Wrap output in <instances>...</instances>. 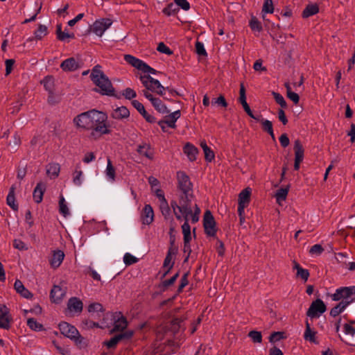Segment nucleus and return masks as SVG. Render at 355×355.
Wrapping results in <instances>:
<instances>
[{
	"label": "nucleus",
	"instance_id": "1",
	"mask_svg": "<svg viewBox=\"0 0 355 355\" xmlns=\"http://www.w3.org/2000/svg\"><path fill=\"white\" fill-rule=\"evenodd\" d=\"M107 119V116L105 112L94 109L76 116L73 123L79 128L90 130V137L96 139L111 132Z\"/></svg>",
	"mask_w": 355,
	"mask_h": 355
},
{
	"label": "nucleus",
	"instance_id": "2",
	"mask_svg": "<svg viewBox=\"0 0 355 355\" xmlns=\"http://www.w3.org/2000/svg\"><path fill=\"white\" fill-rule=\"evenodd\" d=\"M101 67L98 64L96 65L92 70L90 78L94 83L98 87L95 91L99 92L102 95L114 96V88L111 81L101 70Z\"/></svg>",
	"mask_w": 355,
	"mask_h": 355
},
{
	"label": "nucleus",
	"instance_id": "3",
	"mask_svg": "<svg viewBox=\"0 0 355 355\" xmlns=\"http://www.w3.org/2000/svg\"><path fill=\"white\" fill-rule=\"evenodd\" d=\"M193 198V194L181 195L178 203L175 200L171 202V207L178 220H181L182 217H189V216L191 214V200Z\"/></svg>",
	"mask_w": 355,
	"mask_h": 355
},
{
	"label": "nucleus",
	"instance_id": "4",
	"mask_svg": "<svg viewBox=\"0 0 355 355\" xmlns=\"http://www.w3.org/2000/svg\"><path fill=\"white\" fill-rule=\"evenodd\" d=\"M139 79L145 87L144 90L149 92H154L160 96H163L165 92V87L162 85L158 80L152 78L149 74L141 75Z\"/></svg>",
	"mask_w": 355,
	"mask_h": 355
},
{
	"label": "nucleus",
	"instance_id": "5",
	"mask_svg": "<svg viewBox=\"0 0 355 355\" xmlns=\"http://www.w3.org/2000/svg\"><path fill=\"white\" fill-rule=\"evenodd\" d=\"M124 60L127 63H128L133 67H135L139 70H141L144 73H152V74H156L157 73V71L155 69H153L151 67H150L149 65H148L146 62H144L141 60H139L132 55H129V54L125 55Z\"/></svg>",
	"mask_w": 355,
	"mask_h": 355
},
{
	"label": "nucleus",
	"instance_id": "6",
	"mask_svg": "<svg viewBox=\"0 0 355 355\" xmlns=\"http://www.w3.org/2000/svg\"><path fill=\"white\" fill-rule=\"evenodd\" d=\"M353 295H355V286L337 288L331 297L334 301H348L351 304L354 301Z\"/></svg>",
	"mask_w": 355,
	"mask_h": 355
},
{
	"label": "nucleus",
	"instance_id": "7",
	"mask_svg": "<svg viewBox=\"0 0 355 355\" xmlns=\"http://www.w3.org/2000/svg\"><path fill=\"white\" fill-rule=\"evenodd\" d=\"M203 226L205 234L209 236H215L217 232L216 223L209 210L205 212L203 218Z\"/></svg>",
	"mask_w": 355,
	"mask_h": 355
},
{
	"label": "nucleus",
	"instance_id": "8",
	"mask_svg": "<svg viewBox=\"0 0 355 355\" xmlns=\"http://www.w3.org/2000/svg\"><path fill=\"white\" fill-rule=\"evenodd\" d=\"M326 310L327 307L324 302L320 299H317L311 304L306 315L311 318H319Z\"/></svg>",
	"mask_w": 355,
	"mask_h": 355
},
{
	"label": "nucleus",
	"instance_id": "9",
	"mask_svg": "<svg viewBox=\"0 0 355 355\" xmlns=\"http://www.w3.org/2000/svg\"><path fill=\"white\" fill-rule=\"evenodd\" d=\"M178 188L182 192V195L193 194L192 184L188 175L184 172L178 171L177 173Z\"/></svg>",
	"mask_w": 355,
	"mask_h": 355
},
{
	"label": "nucleus",
	"instance_id": "10",
	"mask_svg": "<svg viewBox=\"0 0 355 355\" xmlns=\"http://www.w3.org/2000/svg\"><path fill=\"white\" fill-rule=\"evenodd\" d=\"M143 95L150 101L154 108L161 114H168L170 112L166 105L159 98L155 97L150 92L147 90H142Z\"/></svg>",
	"mask_w": 355,
	"mask_h": 355
},
{
	"label": "nucleus",
	"instance_id": "11",
	"mask_svg": "<svg viewBox=\"0 0 355 355\" xmlns=\"http://www.w3.org/2000/svg\"><path fill=\"white\" fill-rule=\"evenodd\" d=\"M112 24V21L108 18H101L96 20L90 30L97 36L101 37L105 31L108 29Z\"/></svg>",
	"mask_w": 355,
	"mask_h": 355
},
{
	"label": "nucleus",
	"instance_id": "12",
	"mask_svg": "<svg viewBox=\"0 0 355 355\" xmlns=\"http://www.w3.org/2000/svg\"><path fill=\"white\" fill-rule=\"evenodd\" d=\"M11 321L9 309L4 304H0V328L9 329Z\"/></svg>",
	"mask_w": 355,
	"mask_h": 355
},
{
	"label": "nucleus",
	"instance_id": "13",
	"mask_svg": "<svg viewBox=\"0 0 355 355\" xmlns=\"http://www.w3.org/2000/svg\"><path fill=\"white\" fill-rule=\"evenodd\" d=\"M59 329L62 334L71 340L75 338L76 335H78V329L66 322H62L59 324Z\"/></svg>",
	"mask_w": 355,
	"mask_h": 355
},
{
	"label": "nucleus",
	"instance_id": "14",
	"mask_svg": "<svg viewBox=\"0 0 355 355\" xmlns=\"http://www.w3.org/2000/svg\"><path fill=\"white\" fill-rule=\"evenodd\" d=\"M180 116L181 114L180 110L175 111L173 113L166 116L164 120L159 121L158 122V124L163 130H164L165 124L171 128H175V122L180 117Z\"/></svg>",
	"mask_w": 355,
	"mask_h": 355
},
{
	"label": "nucleus",
	"instance_id": "15",
	"mask_svg": "<svg viewBox=\"0 0 355 355\" xmlns=\"http://www.w3.org/2000/svg\"><path fill=\"white\" fill-rule=\"evenodd\" d=\"M128 326L126 318L121 315V313H116L114 316V327L111 332L121 331L124 330Z\"/></svg>",
	"mask_w": 355,
	"mask_h": 355
},
{
	"label": "nucleus",
	"instance_id": "16",
	"mask_svg": "<svg viewBox=\"0 0 355 355\" xmlns=\"http://www.w3.org/2000/svg\"><path fill=\"white\" fill-rule=\"evenodd\" d=\"M66 294V288L60 286L55 285L50 293L51 300L55 303H59Z\"/></svg>",
	"mask_w": 355,
	"mask_h": 355
},
{
	"label": "nucleus",
	"instance_id": "17",
	"mask_svg": "<svg viewBox=\"0 0 355 355\" xmlns=\"http://www.w3.org/2000/svg\"><path fill=\"white\" fill-rule=\"evenodd\" d=\"M80 67L79 62L74 58H69L64 60L60 64V68L64 71H74Z\"/></svg>",
	"mask_w": 355,
	"mask_h": 355
},
{
	"label": "nucleus",
	"instance_id": "18",
	"mask_svg": "<svg viewBox=\"0 0 355 355\" xmlns=\"http://www.w3.org/2000/svg\"><path fill=\"white\" fill-rule=\"evenodd\" d=\"M83 304L80 300L73 297H71L67 303V309L71 312L80 313L83 311Z\"/></svg>",
	"mask_w": 355,
	"mask_h": 355
},
{
	"label": "nucleus",
	"instance_id": "19",
	"mask_svg": "<svg viewBox=\"0 0 355 355\" xmlns=\"http://www.w3.org/2000/svg\"><path fill=\"white\" fill-rule=\"evenodd\" d=\"M136 150L141 157H145L150 160L153 159L154 152L149 144L145 143L139 144L137 146Z\"/></svg>",
	"mask_w": 355,
	"mask_h": 355
},
{
	"label": "nucleus",
	"instance_id": "20",
	"mask_svg": "<svg viewBox=\"0 0 355 355\" xmlns=\"http://www.w3.org/2000/svg\"><path fill=\"white\" fill-rule=\"evenodd\" d=\"M64 258V254L62 250H58L53 252L52 257L49 259L50 265L52 268H58Z\"/></svg>",
	"mask_w": 355,
	"mask_h": 355
},
{
	"label": "nucleus",
	"instance_id": "21",
	"mask_svg": "<svg viewBox=\"0 0 355 355\" xmlns=\"http://www.w3.org/2000/svg\"><path fill=\"white\" fill-rule=\"evenodd\" d=\"M154 218V212L152 207L150 205H146L143 209L141 214L142 223L144 225L150 224Z\"/></svg>",
	"mask_w": 355,
	"mask_h": 355
},
{
	"label": "nucleus",
	"instance_id": "22",
	"mask_svg": "<svg viewBox=\"0 0 355 355\" xmlns=\"http://www.w3.org/2000/svg\"><path fill=\"white\" fill-rule=\"evenodd\" d=\"M183 151L191 162H193L196 159L198 149L193 144L187 143L183 148Z\"/></svg>",
	"mask_w": 355,
	"mask_h": 355
},
{
	"label": "nucleus",
	"instance_id": "23",
	"mask_svg": "<svg viewBox=\"0 0 355 355\" xmlns=\"http://www.w3.org/2000/svg\"><path fill=\"white\" fill-rule=\"evenodd\" d=\"M130 116V112L126 107L121 106L116 107L114 109L112 114L111 116L117 120H122L123 119H127Z\"/></svg>",
	"mask_w": 355,
	"mask_h": 355
},
{
	"label": "nucleus",
	"instance_id": "24",
	"mask_svg": "<svg viewBox=\"0 0 355 355\" xmlns=\"http://www.w3.org/2000/svg\"><path fill=\"white\" fill-rule=\"evenodd\" d=\"M46 190V185L43 182H38L34 189L33 197L35 202L40 203L43 198L44 193Z\"/></svg>",
	"mask_w": 355,
	"mask_h": 355
},
{
	"label": "nucleus",
	"instance_id": "25",
	"mask_svg": "<svg viewBox=\"0 0 355 355\" xmlns=\"http://www.w3.org/2000/svg\"><path fill=\"white\" fill-rule=\"evenodd\" d=\"M306 328L304 333V339L306 341L318 344V342L316 340V331L311 328V325L308 320L305 322Z\"/></svg>",
	"mask_w": 355,
	"mask_h": 355
},
{
	"label": "nucleus",
	"instance_id": "26",
	"mask_svg": "<svg viewBox=\"0 0 355 355\" xmlns=\"http://www.w3.org/2000/svg\"><path fill=\"white\" fill-rule=\"evenodd\" d=\"M14 287L16 291L19 293L22 297L29 299L33 297L32 293L26 289L24 286L23 285L22 282L17 279L14 284Z\"/></svg>",
	"mask_w": 355,
	"mask_h": 355
},
{
	"label": "nucleus",
	"instance_id": "27",
	"mask_svg": "<svg viewBox=\"0 0 355 355\" xmlns=\"http://www.w3.org/2000/svg\"><path fill=\"white\" fill-rule=\"evenodd\" d=\"M319 12V7L316 3L308 4L304 9L302 16L303 18H308L316 15Z\"/></svg>",
	"mask_w": 355,
	"mask_h": 355
},
{
	"label": "nucleus",
	"instance_id": "28",
	"mask_svg": "<svg viewBox=\"0 0 355 355\" xmlns=\"http://www.w3.org/2000/svg\"><path fill=\"white\" fill-rule=\"evenodd\" d=\"M350 304V302L348 301H340L338 304L333 307L330 311V315L332 317H336L341 313L346 307Z\"/></svg>",
	"mask_w": 355,
	"mask_h": 355
},
{
	"label": "nucleus",
	"instance_id": "29",
	"mask_svg": "<svg viewBox=\"0 0 355 355\" xmlns=\"http://www.w3.org/2000/svg\"><path fill=\"white\" fill-rule=\"evenodd\" d=\"M15 187L12 185L10 188L9 193L6 198V202L8 206H10L13 210L17 211L18 209V205L15 203Z\"/></svg>",
	"mask_w": 355,
	"mask_h": 355
},
{
	"label": "nucleus",
	"instance_id": "30",
	"mask_svg": "<svg viewBox=\"0 0 355 355\" xmlns=\"http://www.w3.org/2000/svg\"><path fill=\"white\" fill-rule=\"evenodd\" d=\"M295 159L302 161L304 158V148L299 139L294 142Z\"/></svg>",
	"mask_w": 355,
	"mask_h": 355
},
{
	"label": "nucleus",
	"instance_id": "31",
	"mask_svg": "<svg viewBox=\"0 0 355 355\" xmlns=\"http://www.w3.org/2000/svg\"><path fill=\"white\" fill-rule=\"evenodd\" d=\"M175 252H173L172 249L170 248L167 252V254L164 261V267H168V269L165 272L164 276L166 275L170 270L173 268L174 262L173 261V256L175 254Z\"/></svg>",
	"mask_w": 355,
	"mask_h": 355
},
{
	"label": "nucleus",
	"instance_id": "32",
	"mask_svg": "<svg viewBox=\"0 0 355 355\" xmlns=\"http://www.w3.org/2000/svg\"><path fill=\"white\" fill-rule=\"evenodd\" d=\"M251 189L248 187L243 189L239 196V203L248 205L250 202Z\"/></svg>",
	"mask_w": 355,
	"mask_h": 355
},
{
	"label": "nucleus",
	"instance_id": "33",
	"mask_svg": "<svg viewBox=\"0 0 355 355\" xmlns=\"http://www.w3.org/2000/svg\"><path fill=\"white\" fill-rule=\"evenodd\" d=\"M294 269L297 270V276L300 277L304 282H306L309 277V272L306 269L302 268L299 263L295 262Z\"/></svg>",
	"mask_w": 355,
	"mask_h": 355
},
{
	"label": "nucleus",
	"instance_id": "34",
	"mask_svg": "<svg viewBox=\"0 0 355 355\" xmlns=\"http://www.w3.org/2000/svg\"><path fill=\"white\" fill-rule=\"evenodd\" d=\"M105 173L107 180L111 182H114L115 180V168L110 159H107V164Z\"/></svg>",
	"mask_w": 355,
	"mask_h": 355
},
{
	"label": "nucleus",
	"instance_id": "35",
	"mask_svg": "<svg viewBox=\"0 0 355 355\" xmlns=\"http://www.w3.org/2000/svg\"><path fill=\"white\" fill-rule=\"evenodd\" d=\"M260 121L261 123L263 130L267 132L270 135L272 139L275 140V137L273 132L272 122L267 119H260Z\"/></svg>",
	"mask_w": 355,
	"mask_h": 355
},
{
	"label": "nucleus",
	"instance_id": "36",
	"mask_svg": "<svg viewBox=\"0 0 355 355\" xmlns=\"http://www.w3.org/2000/svg\"><path fill=\"white\" fill-rule=\"evenodd\" d=\"M179 10L178 7L175 5V3H168L166 8L162 10V12L166 16H171L177 13Z\"/></svg>",
	"mask_w": 355,
	"mask_h": 355
},
{
	"label": "nucleus",
	"instance_id": "37",
	"mask_svg": "<svg viewBox=\"0 0 355 355\" xmlns=\"http://www.w3.org/2000/svg\"><path fill=\"white\" fill-rule=\"evenodd\" d=\"M60 172V166L58 164H49L46 169V173L51 178H55Z\"/></svg>",
	"mask_w": 355,
	"mask_h": 355
},
{
	"label": "nucleus",
	"instance_id": "38",
	"mask_svg": "<svg viewBox=\"0 0 355 355\" xmlns=\"http://www.w3.org/2000/svg\"><path fill=\"white\" fill-rule=\"evenodd\" d=\"M42 83L44 85V87L46 91H48L51 94L53 93L54 86V81L53 77H45L44 80L42 81Z\"/></svg>",
	"mask_w": 355,
	"mask_h": 355
},
{
	"label": "nucleus",
	"instance_id": "39",
	"mask_svg": "<svg viewBox=\"0 0 355 355\" xmlns=\"http://www.w3.org/2000/svg\"><path fill=\"white\" fill-rule=\"evenodd\" d=\"M288 191H289L288 186L285 188H280L279 189H278L275 194V198H276L277 201L278 202H279L280 201L285 200L287 197Z\"/></svg>",
	"mask_w": 355,
	"mask_h": 355
},
{
	"label": "nucleus",
	"instance_id": "40",
	"mask_svg": "<svg viewBox=\"0 0 355 355\" xmlns=\"http://www.w3.org/2000/svg\"><path fill=\"white\" fill-rule=\"evenodd\" d=\"M59 211L60 213L65 217L69 214L68 207L65 202L64 198L62 196L60 197L59 200Z\"/></svg>",
	"mask_w": 355,
	"mask_h": 355
},
{
	"label": "nucleus",
	"instance_id": "41",
	"mask_svg": "<svg viewBox=\"0 0 355 355\" xmlns=\"http://www.w3.org/2000/svg\"><path fill=\"white\" fill-rule=\"evenodd\" d=\"M27 325L30 329L34 331H42L43 329L42 324L37 322L34 318H28Z\"/></svg>",
	"mask_w": 355,
	"mask_h": 355
},
{
	"label": "nucleus",
	"instance_id": "42",
	"mask_svg": "<svg viewBox=\"0 0 355 355\" xmlns=\"http://www.w3.org/2000/svg\"><path fill=\"white\" fill-rule=\"evenodd\" d=\"M159 208L161 210V212L162 215L164 216V218H167L171 214V208L168 206V204L166 200H164V201L160 202Z\"/></svg>",
	"mask_w": 355,
	"mask_h": 355
},
{
	"label": "nucleus",
	"instance_id": "43",
	"mask_svg": "<svg viewBox=\"0 0 355 355\" xmlns=\"http://www.w3.org/2000/svg\"><path fill=\"white\" fill-rule=\"evenodd\" d=\"M47 34V27L45 25L40 24L38 28L35 31L34 35L36 39L41 40Z\"/></svg>",
	"mask_w": 355,
	"mask_h": 355
},
{
	"label": "nucleus",
	"instance_id": "44",
	"mask_svg": "<svg viewBox=\"0 0 355 355\" xmlns=\"http://www.w3.org/2000/svg\"><path fill=\"white\" fill-rule=\"evenodd\" d=\"M75 344L79 347V348H85L87 346V343L86 340L81 336V335L78 333V335H76L75 336V338L71 339Z\"/></svg>",
	"mask_w": 355,
	"mask_h": 355
},
{
	"label": "nucleus",
	"instance_id": "45",
	"mask_svg": "<svg viewBox=\"0 0 355 355\" xmlns=\"http://www.w3.org/2000/svg\"><path fill=\"white\" fill-rule=\"evenodd\" d=\"M248 336L254 343H261L262 342V335L260 331L255 330L250 331L248 333Z\"/></svg>",
	"mask_w": 355,
	"mask_h": 355
},
{
	"label": "nucleus",
	"instance_id": "46",
	"mask_svg": "<svg viewBox=\"0 0 355 355\" xmlns=\"http://www.w3.org/2000/svg\"><path fill=\"white\" fill-rule=\"evenodd\" d=\"M139 259L130 253H125L123 256V261L126 266H130L137 263Z\"/></svg>",
	"mask_w": 355,
	"mask_h": 355
},
{
	"label": "nucleus",
	"instance_id": "47",
	"mask_svg": "<svg viewBox=\"0 0 355 355\" xmlns=\"http://www.w3.org/2000/svg\"><path fill=\"white\" fill-rule=\"evenodd\" d=\"M272 96H273L275 101L277 102V103H278L282 107H283V108L286 107L287 104H286V102L282 95H281L280 94H279L277 92H272Z\"/></svg>",
	"mask_w": 355,
	"mask_h": 355
},
{
	"label": "nucleus",
	"instance_id": "48",
	"mask_svg": "<svg viewBox=\"0 0 355 355\" xmlns=\"http://www.w3.org/2000/svg\"><path fill=\"white\" fill-rule=\"evenodd\" d=\"M274 12V6L272 0H265L263 5L262 12L272 13Z\"/></svg>",
	"mask_w": 355,
	"mask_h": 355
},
{
	"label": "nucleus",
	"instance_id": "49",
	"mask_svg": "<svg viewBox=\"0 0 355 355\" xmlns=\"http://www.w3.org/2000/svg\"><path fill=\"white\" fill-rule=\"evenodd\" d=\"M120 340L121 338L118 334L112 337L110 340L105 342L104 345H106L107 348H114Z\"/></svg>",
	"mask_w": 355,
	"mask_h": 355
},
{
	"label": "nucleus",
	"instance_id": "50",
	"mask_svg": "<svg viewBox=\"0 0 355 355\" xmlns=\"http://www.w3.org/2000/svg\"><path fill=\"white\" fill-rule=\"evenodd\" d=\"M88 311L89 313L103 311V305L98 302L92 303L88 306Z\"/></svg>",
	"mask_w": 355,
	"mask_h": 355
},
{
	"label": "nucleus",
	"instance_id": "51",
	"mask_svg": "<svg viewBox=\"0 0 355 355\" xmlns=\"http://www.w3.org/2000/svg\"><path fill=\"white\" fill-rule=\"evenodd\" d=\"M250 26L252 31L260 32L262 30L260 22L255 17L252 18L250 20Z\"/></svg>",
	"mask_w": 355,
	"mask_h": 355
},
{
	"label": "nucleus",
	"instance_id": "52",
	"mask_svg": "<svg viewBox=\"0 0 355 355\" xmlns=\"http://www.w3.org/2000/svg\"><path fill=\"white\" fill-rule=\"evenodd\" d=\"M324 251V248L320 244H315L313 245L309 250V253L312 255H320Z\"/></svg>",
	"mask_w": 355,
	"mask_h": 355
},
{
	"label": "nucleus",
	"instance_id": "53",
	"mask_svg": "<svg viewBox=\"0 0 355 355\" xmlns=\"http://www.w3.org/2000/svg\"><path fill=\"white\" fill-rule=\"evenodd\" d=\"M82 176L83 172L81 171L76 170L73 173V182L77 186H80L82 184Z\"/></svg>",
	"mask_w": 355,
	"mask_h": 355
},
{
	"label": "nucleus",
	"instance_id": "54",
	"mask_svg": "<svg viewBox=\"0 0 355 355\" xmlns=\"http://www.w3.org/2000/svg\"><path fill=\"white\" fill-rule=\"evenodd\" d=\"M123 96H124V97L126 99L130 100V99L135 98L137 96V94L134 89L128 87L123 90Z\"/></svg>",
	"mask_w": 355,
	"mask_h": 355
},
{
	"label": "nucleus",
	"instance_id": "55",
	"mask_svg": "<svg viewBox=\"0 0 355 355\" xmlns=\"http://www.w3.org/2000/svg\"><path fill=\"white\" fill-rule=\"evenodd\" d=\"M283 332L276 331L270 334L269 341L270 343H276L284 338Z\"/></svg>",
	"mask_w": 355,
	"mask_h": 355
},
{
	"label": "nucleus",
	"instance_id": "56",
	"mask_svg": "<svg viewBox=\"0 0 355 355\" xmlns=\"http://www.w3.org/2000/svg\"><path fill=\"white\" fill-rule=\"evenodd\" d=\"M212 104H217L223 107H226L227 106V103L225 98V97L220 95L219 97L216 98H213L211 101Z\"/></svg>",
	"mask_w": 355,
	"mask_h": 355
},
{
	"label": "nucleus",
	"instance_id": "57",
	"mask_svg": "<svg viewBox=\"0 0 355 355\" xmlns=\"http://www.w3.org/2000/svg\"><path fill=\"white\" fill-rule=\"evenodd\" d=\"M157 50L159 52L166 54V55H171L173 53V51L167 46H166L163 42L159 43Z\"/></svg>",
	"mask_w": 355,
	"mask_h": 355
},
{
	"label": "nucleus",
	"instance_id": "58",
	"mask_svg": "<svg viewBox=\"0 0 355 355\" xmlns=\"http://www.w3.org/2000/svg\"><path fill=\"white\" fill-rule=\"evenodd\" d=\"M175 5L179 8L180 7L184 10H189L190 4L187 0H174Z\"/></svg>",
	"mask_w": 355,
	"mask_h": 355
},
{
	"label": "nucleus",
	"instance_id": "59",
	"mask_svg": "<svg viewBox=\"0 0 355 355\" xmlns=\"http://www.w3.org/2000/svg\"><path fill=\"white\" fill-rule=\"evenodd\" d=\"M200 214V209L198 206L195 204L193 213H191V222L196 223L199 220V215Z\"/></svg>",
	"mask_w": 355,
	"mask_h": 355
},
{
	"label": "nucleus",
	"instance_id": "60",
	"mask_svg": "<svg viewBox=\"0 0 355 355\" xmlns=\"http://www.w3.org/2000/svg\"><path fill=\"white\" fill-rule=\"evenodd\" d=\"M196 51L199 55H207L203 44L200 42L196 43Z\"/></svg>",
	"mask_w": 355,
	"mask_h": 355
},
{
	"label": "nucleus",
	"instance_id": "61",
	"mask_svg": "<svg viewBox=\"0 0 355 355\" xmlns=\"http://www.w3.org/2000/svg\"><path fill=\"white\" fill-rule=\"evenodd\" d=\"M13 247L16 249H18L19 250H27V247L26 246V244L19 239H15L13 241Z\"/></svg>",
	"mask_w": 355,
	"mask_h": 355
},
{
	"label": "nucleus",
	"instance_id": "62",
	"mask_svg": "<svg viewBox=\"0 0 355 355\" xmlns=\"http://www.w3.org/2000/svg\"><path fill=\"white\" fill-rule=\"evenodd\" d=\"M205 153V158L207 162H211L214 159V153L212 150L209 147L207 149L203 150Z\"/></svg>",
	"mask_w": 355,
	"mask_h": 355
},
{
	"label": "nucleus",
	"instance_id": "63",
	"mask_svg": "<svg viewBox=\"0 0 355 355\" xmlns=\"http://www.w3.org/2000/svg\"><path fill=\"white\" fill-rule=\"evenodd\" d=\"M344 331L346 334L354 336L355 335V328L350 324H345L343 326Z\"/></svg>",
	"mask_w": 355,
	"mask_h": 355
},
{
	"label": "nucleus",
	"instance_id": "64",
	"mask_svg": "<svg viewBox=\"0 0 355 355\" xmlns=\"http://www.w3.org/2000/svg\"><path fill=\"white\" fill-rule=\"evenodd\" d=\"M132 105L140 114H141L142 112H145L144 106L139 101L137 100H133L132 101Z\"/></svg>",
	"mask_w": 355,
	"mask_h": 355
}]
</instances>
